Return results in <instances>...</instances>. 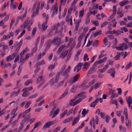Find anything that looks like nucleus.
Wrapping results in <instances>:
<instances>
[{
  "label": "nucleus",
  "instance_id": "f257e3e1",
  "mask_svg": "<svg viewBox=\"0 0 132 132\" xmlns=\"http://www.w3.org/2000/svg\"><path fill=\"white\" fill-rule=\"evenodd\" d=\"M65 46L61 45L58 48L56 52V54L60 58L64 59L67 55L68 51L64 49Z\"/></svg>",
  "mask_w": 132,
  "mask_h": 132
},
{
  "label": "nucleus",
  "instance_id": "f03ea898",
  "mask_svg": "<svg viewBox=\"0 0 132 132\" xmlns=\"http://www.w3.org/2000/svg\"><path fill=\"white\" fill-rule=\"evenodd\" d=\"M40 2L39 1H36L33 5L32 9V17L34 18L39 13L40 7Z\"/></svg>",
  "mask_w": 132,
  "mask_h": 132
},
{
  "label": "nucleus",
  "instance_id": "7ed1b4c3",
  "mask_svg": "<svg viewBox=\"0 0 132 132\" xmlns=\"http://www.w3.org/2000/svg\"><path fill=\"white\" fill-rule=\"evenodd\" d=\"M34 22L33 20L31 19L29 20V18H27L25 20L24 23L21 26V28L24 29L27 28V29L29 31L30 30V27Z\"/></svg>",
  "mask_w": 132,
  "mask_h": 132
},
{
  "label": "nucleus",
  "instance_id": "20e7f679",
  "mask_svg": "<svg viewBox=\"0 0 132 132\" xmlns=\"http://www.w3.org/2000/svg\"><path fill=\"white\" fill-rule=\"evenodd\" d=\"M58 4L57 2H56L52 6L51 10L50 13L52 17H53L54 15L57 14L58 12Z\"/></svg>",
  "mask_w": 132,
  "mask_h": 132
},
{
  "label": "nucleus",
  "instance_id": "39448f33",
  "mask_svg": "<svg viewBox=\"0 0 132 132\" xmlns=\"http://www.w3.org/2000/svg\"><path fill=\"white\" fill-rule=\"evenodd\" d=\"M96 81V79H93L89 82V86H88V85H86L87 83V81H84L80 86L79 88H82V89H86L88 88L89 87V86L92 85Z\"/></svg>",
  "mask_w": 132,
  "mask_h": 132
},
{
  "label": "nucleus",
  "instance_id": "423d86ee",
  "mask_svg": "<svg viewBox=\"0 0 132 132\" xmlns=\"http://www.w3.org/2000/svg\"><path fill=\"white\" fill-rule=\"evenodd\" d=\"M60 73H58L55 77H53L49 81V84L51 86L53 85L55 83H57L60 78Z\"/></svg>",
  "mask_w": 132,
  "mask_h": 132
},
{
  "label": "nucleus",
  "instance_id": "0eeeda50",
  "mask_svg": "<svg viewBox=\"0 0 132 132\" xmlns=\"http://www.w3.org/2000/svg\"><path fill=\"white\" fill-rule=\"evenodd\" d=\"M85 94V92H83L76 96L75 98H76V100L78 98H79V99L76 101V104L81 102L83 99L85 98L86 97V96L84 95Z\"/></svg>",
  "mask_w": 132,
  "mask_h": 132
},
{
  "label": "nucleus",
  "instance_id": "6e6552de",
  "mask_svg": "<svg viewBox=\"0 0 132 132\" xmlns=\"http://www.w3.org/2000/svg\"><path fill=\"white\" fill-rule=\"evenodd\" d=\"M52 43L54 45H56L58 47L60 45L63 43V42L61 41L60 38L55 37L53 40Z\"/></svg>",
  "mask_w": 132,
  "mask_h": 132
},
{
  "label": "nucleus",
  "instance_id": "1a4fd4ad",
  "mask_svg": "<svg viewBox=\"0 0 132 132\" xmlns=\"http://www.w3.org/2000/svg\"><path fill=\"white\" fill-rule=\"evenodd\" d=\"M57 122L56 120H53L52 121H49L44 123L43 127V130H45L47 128H49L50 126L55 124Z\"/></svg>",
  "mask_w": 132,
  "mask_h": 132
},
{
  "label": "nucleus",
  "instance_id": "9d476101",
  "mask_svg": "<svg viewBox=\"0 0 132 132\" xmlns=\"http://www.w3.org/2000/svg\"><path fill=\"white\" fill-rule=\"evenodd\" d=\"M129 48V46L127 44L123 43L122 44H120L119 46L116 48V49L118 50L123 51L124 49H127Z\"/></svg>",
  "mask_w": 132,
  "mask_h": 132
},
{
  "label": "nucleus",
  "instance_id": "9b49d317",
  "mask_svg": "<svg viewBox=\"0 0 132 132\" xmlns=\"http://www.w3.org/2000/svg\"><path fill=\"white\" fill-rule=\"evenodd\" d=\"M95 122L97 124H98V119L97 116H96L95 119H93L90 121V125L92 127V125L94 129H95Z\"/></svg>",
  "mask_w": 132,
  "mask_h": 132
},
{
  "label": "nucleus",
  "instance_id": "f8f14e48",
  "mask_svg": "<svg viewBox=\"0 0 132 132\" xmlns=\"http://www.w3.org/2000/svg\"><path fill=\"white\" fill-rule=\"evenodd\" d=\"M71 69V67L69 66L68 68L65 70V71H63L62 73V75L63 76H65L64 78V79L66 80L69 77L68 75V73L70 71Z\"/></svg>",
  "mask_w": 132,
  "mask_h": 132
},
{
  "label": "nucleus",
  "instance_id": "ddd939ff",
  "mask_svg": "<svg viewBox=\"0 0 132 132\" xmlns=\"http://www.w3.org/2000/svg\"><path fill=\"white\" fill-rule=\"evenodd\" d=\"M31 109V108H29L28 109L26 110L23 113L22 112L20 113L18 116V119H19L21 116L23 117L24 118L27 114L30 111Z\"/></svg>",
  "mask_w": 132,
  "mask_h": 132
},
{
  "label": "nucleus",
  "instance_id": "4468645a",
  "mask_svg": "<svg viewBox=\"0 0 132 132\" xmlns=\"http://www.w3.org/2000/svg\"><path fill=\"white\" fill-rule=\"evenodd\" d=\"M65 20L66 22H68V24L69 25L72 26V16L71 15H67L66 18L65 19Z\"/></svg>",
  "mask_w": 132,
  "mask_h": 132
},
{
  "label": "nucleus",
  "instance_id": "2eb2a0df",
  "mask_svg": "<svg viewBox=\"0 0 132 132\" xmlns=\"http://www.w3.org/2000/svg\"><path fill=\"white\" fill-rule=\"evenodd\" d=\"M106 57H105L103 59L97 60L95 61L93 65L94 66H96L98 64H100L102 63L105 62L107 60Z\"/></svg>",
  "mask_w": 132,
  "mask_h": 132
},
{
  "label": "nucleus",
  "instance_id": "dca6fc26",
  "mask_svg": "<svg viewBox=\"0 0 132 132\" xmlns=\"http://www.w3.org/2000/svg\"><path fill=\"white\" fill-rule=\"evenodd\" d=\"M126 125L127 129L128 130H130L131 129V123L130 119H125Z\"/></svg>",
  "mask_w": 132,
  "mask_h": 132
},
{
  "label": "nucleus",
  "instance_id": "f3484780",
  "mask_svg": "<svg viewBox=\"0 0 132 132\" xmlns=\"http://www.w3.org/2000/svg\"><path fill=\"white\" fill-rule=\"evenodd\" d=\"M107 72L108 73L110 74V76L113 78L115 77V74L116 73L115 68H112L109 70Z\"/></svg>",
  "mask_w": 132,
  "mask_h": 132
},
{
  "label": "nucleus",
  "instance_id": "a211bd4d",
  "mask_svg": "<svg viewBox=\"0 0 132 132\" xmlns=\"http://www.w3.org/2000/svg\"><path fill=\"white\" fill-rule=\"evenodd\" d=\"M83 65V63H79L74 68V71L77 72L79 71L81 68V67Z\"/></svg>",
  "mask_w": 132,
  "mask_h": 132
},
{
  "label": "nucleus",
  "instance_id": "6ab92c4d",
  "mask_svg": "<svg viewBox=\"0 0 132 132\" xmlns=\"http://www.w3.org/2000/svg\"><path fill=\"white\" fill-rule=\"evenodd\" d=\"M115 90L113 89L111 90L110 93L112 94V95L110 98L111 100H112L115 97H117L118 96V95L117 93H114Z\"/></svg>",
  "mask_w": 132,
  "mask_h": 132
},
{
  "label": "nucleus",
  "instance_id": "aec40b11",
  "mask_svg": "<svg viewBox=\"0 0 132 132\" xmlns=\"http://www.w3.org/2000/svg\"><path fill=\"white\" fill-rule=\"evenodd\" d=\"M27 12V11L25 10L23 14L21 15L18 16L16 19V21H18L19 20H22L24 19L26 17Z\"/></svg>",
  "mask_w": 132,
  "mask_h": 132
},
{
  "label": "nucleus",
  "instance_id": "412c9836",
  "mask_svg": "<svg viewBox=\"0 0 132 132\" xmlns=\"http://www.w3.org/2000/svg\"><path fill=\"white\" fill-rule=\"evenodd\" d=\"M73 41V39L72 38H70L69 40V42L68 44V45L71 46V47H74L76 45V43L75 42V41Z\"/></svg>",
  "mask_w": 132,
  "mask_h": 132
},
{
  "label": "nucleus",
  "instance_id": "4be33fe9",
  "mask_svg": "<svg viewBox=\"0 0 132 132\" xmlns=\"http://www.w3.org/2000/svg\"><path fill=\"white\" fill-rule=\"evenodd\" d=\"M109 64H107L104 66L102 69H99V71L101 73H103L105 72L107 70L109 67Z\"/></svg>",
  "mask_w": 132,
  "mask_h": 132
},
{
  "label": "nucleus",
  "instance_id": "5701e85b",
  "mask_svg": "<svg viewBox=\"0 0 132 132\" xmlns=\"http://www.w3.org/2000/svg\"><path fill=\"white\" fill-rule=\"evenodd\" d=\"M80 117V115L79 114L78 115L76 118L74 119L72 123V126H74L78 122L79 120Z\"/></svg>",
  "mask_w": 132,
  "mask_h": 132
},
{
  "label": "nucleus",
  "instance_id": "b1692460",
  "mask_svg": "<svg viewBox=\"0 0 132 132\" xmlns=\"http://www.w3.org/2000/svg\"><path fill=\"white\" fill-rule=\"evenodd\" d=\"M65 80L64 79V80H62L57 83V84L55 85L54 86V88L55 89H57L60 87L62 86L64 84Z\"/></svg>",
  "mask_w": 132,
  "mask_h": 132
},
{
  "label": "nucleus",
  "instance_id": "393cba45",
  "mask_svg": "<svg viewBox=\"0 0 132 132\" xmlns=\"http://www.w3.org/2000/svg\"><path fill=\"white\" fill-rule=\"evenodd\" d=\"M126 100L127 104L129 106V107H130L131 104H132V100L130 96L126 97Z\"/></svg>",
  "mask_w": 132,
  "mask_h": 132
},
{
  "label": "nucleus",
  "instance_id": "a878e982",
  "mask_svg": "<svg viewBox=\"0 0 132 132\" xmlns=\"http://www.w3.org/2000/svg\"><path fill=\"white\" fill-rule=\"evenodd\" d=\"M80 75L79 74H77L72 79V82L74 83L80 77Z\"/></svg>",
  "mask_w": 132,
  "mask_h": 132
},
{
  "label": "nucleus",
  "instance_id": "bb28decb",
  "mask_svg": "<svg viewBox=\"0 0 132 132\" xmlns=\"http://www.w3.org/2000/svg\"><path fill=\"white\" fill-rule=\"evenodd\" d=\"M123 114L125 116V119H129L128 117V114L127 109L126 108H124V110L123 112Z\"/></svg>",
  "mask_w": 132,
  "mask_h": 132
},
{
  "label": "nucleus",
  "instance_id": "cd10ccee",
  "mask_svg": "<svg viewBox=\"0 0 132 132\" xmlns=\"http://www.w3.org/2000/svg\"><path fill=\"white\" fill-rule=\"evenodd\" d=\"M101 85V82H96L95 84L93 85V87L95 89H96L97 88H99L100 87Z\"/></svg>",
  "mask_w": 132,
  "mask_h": 132
},
{
  "label": "nucleus",
  "instance_id": "c85d7f7f",
  "mask_svg": "<svg viewBox=\"0 0 132 132\" xmlns=\"http://www.w3.org/2000/svg\"><path fill=\"white\" fill-rule=\"evenodd\" d=\"M76 98H75L70 100L69 103L70 106H73L76 105Z\"/></svg>",
  "mask_w": 132,
  "mask_h": 132
},
{
  "label": "nucleus",
  "instance_id": "c756f323",
  "mask_svg": "<svg viewBox=\"0 0 132 132\" xmlns=\"http://www.w3.org/2000/svg\"><path fill=\"white\" fill-rule=\"evenodd\" d=\"M94 67L95 66L93 65V66L90 68L87 73V75L91 74L95 72Z\"/></svg>",
  "mask_w": 132,
  "mask_h": 132
},
{
  "label": "nucleus",
  "instance_id": "7c9ffc66",
  "mask_svg": "<svg viewBox=\"0 0 132 132\" xmlns=\"http://www.w3.org/2000/svg\"><path fill=\"white\" fill-rule=\"evenodd\" d=\"M69 89V87H67L64 93L61 96L60 98L61 99L64 97L67 94Z\"/></svg>",
  "mask_w": 132,
  "mask_h": 132
},
{
  "label": "nucleus",
  "instance_id": "2f4dec72",
  "mask_svg": "<svg viewBox=\"0 0 132 132\" xmlns=\"http://www.w3.org/2000/svg\"><path fill=\"white\" fill-rule=\"evenodd\" d=\"M128 0H123L120 2L119 4L121 6H123L128 3Z\"/></svg>",
  "mask_w": 132,
  "mask_h": 132
},
{
  "label": "nucleus",
  "instance_id": "473e14b6",
  "mask_svg": "<svg viewBox=\"0 0 132 132\" xmlns=\"http://www.w3.org/2000/svg\"><path fill=\"white\" fill-rule=\"evenodd\" d=\"M44 77L42 76H39L37 79V83L39 84L40 83L41 81H44Z\"/></svg>",
  "mask_w": 132,
  "mask_h": 132
},
{
  "label": "nucleus",
  "instance_id": "72a5a7b5",
  "mask_svg": "<svg viewBox=\"0 0 132 132\" xmlns=\"http://www.w3.org/2000/svg\"><path fill=\"white\" fill-rule=\"evenodd\" d=\"M47 21H45L43 23L42 25L43 30H45L47 29Z\"/></svg>",
  "mask_w": 132,
  "mask_h": 132
},
{
  "label": "nucleus",
  "instance_id": "f704fd0d",
  "mask_svg": "<svg viewBox=\"0 0 132 132\" xmlns=\"http://www.w3.org/2000/svg\"><path fill=\"white\" fill-rule=\"evenodd\" d=\"M77 87L78 86H77L76 85H73L70 90V92L72 93L75 92L76 91Z\"/></svg>",
  "mask_w": 132,
  "mask_h": 132
},
{
  "label": "nucleus",
  "instance_id": "c9c22d12",
  "mask_svg": "<svg viewBox=\"0 0 132 132\" xmlns=\"http://www.w3.org/2000/svg\"><path fill=\"white\" fill-rule=\"evenodd\" d=\"M42 124V122L40 121H38L35 123L34 124V127L33 129H35L38 126H40Z\"/></svg>",
  "mask_w": 132,
  "mask_h": 132
},
{
  "label": "nucleus",
  "instance_id": "e433bc0d",
  "mask_svg": "<svg viewBox=\"0 0 132 132\" xmlns=\"http://www.w3.org/2000/svg\"><path fill=\"white\" fill-rule=\"evenodd\" d=\"M16 3H15L13 4V2L11 3L10 7L11 9L13 10L15 9L16 7Z\"/></svg>",
  "mask_w": 132,
  "mask_h": 132
},
{
  "label": "nucleus",
  "instance_id": "4c0bfd02",
  "mask_svg": "<svg viewBox=\"0 0 132 132\" xmlns=\"http://www.w3.org/2000/svg\"><path fill=\"white\" fill-rule=\"evenodd\" d=\"M99 101L98 99L96 100L93 103H91L90 106L91 107H94L97 104L98 102Z\"/></svg>",
  "mask_w": 132,
  "mask_h": 132
},
{
  "label": "nucleus",
  "instance_id": "58836bf2",
  "mask_svg": "<svg viewBox=\"0 0 132 132\" xmlns=\"http://www.w3.org/2000/svg\"><path fill=\"white\" fill-rule=\"evenodd\" d=\"M59 108H57L56 110L54 111L53 114L52 118H54L57 114L59 113Z\"/></svg>",
  "mask_w": 132,
  "mask_h": 132
},
{
  "label": "nucleus",
  "instance_id": "ea45409f",
  "mask_svg": "<svg viewBox=\"0 0 132 132\" xmlns=\"http://www.w3.org/2000/svg\"><path fill=\"white\" fill-rule=\"evenodd\" d=\"M92 8L91 7H89V12L90 13V15H92L93 14V15H95L97 13V11L96 10H94L93 11H92Z\"/></svg>",
  "mask_w": 132,
  "mask_h": 132
},
{
  "label": "nucleus",
  "instance_id": "a19ab883",
  "mask_svg": "<svg viewBox=\"0 0 132 132\" xmlns=\"http://www.w3.org/2000/svg\"><path fill=\"white\" fill-rule=\"evenodd\" d=\"M102 33V31L101 30H99L98 31H97L95 33L93 34V36L94 37H96V36L100 35Z\"/></svg>",
  "mask_w": 132,
  "mask_h": 132
},
{
  "label": "nucleus",
  "instance_id": "79ce46f5",
  "mask_svg": "<svg viewBox=\"0 0 132 132\" xmlns=\"http://www.w3.org/2000/svg\"><path fill=\"white\" fill-rule=\"evenodd\" d=\"M73 118V117L71 116L69 118H67L63 122L64 123L68 122L71 121L72 120Z\"/></svg>",
  "mask_w": 132,
  "mask_h": 132
},
{
  "label": "nucleus",
  "instance_id": "37998d69",
  "mask_svg": "<svg viewBox=\"0 0 132 132\" xmlns=\"http://www.w3.org/2000/svg\"><path fill=\"white\" fill-rule=\"evenodd\" d=\"M62 4H61L60 5V6H59V19H60L61 18V5Z\"/></svg>",
  "mask_w": 132,
  "mask_h": 132
},
{
  "label": "nucleus",
  "instance_id": "c03bdc74",
  "mask_svg": "<svg viewBox=\"0 0 132 132\" xmlns=\"http://www.w3.org/2000/svg\"><path fill=\"white\" fill-rule=\"evenodd\" d=\"M90 66V64L87 62L84 63L82 69H87Z\"/></svg>",
  "mask_w": 132,
  "mask_h": 132
},
{
  "label": "nucleus",
  "instance_id": "a18cd8bd",
  "mask_svg": "<svg viewBox=\"0 0 132 132\" xmlns=\"http://www.w3.org/2000/svg\"><path fill=\"white\" fill-rule=\"evenodd\" d=\"M33 80L32 79H30L27 80L25 82L24 85L25 86H28L29 84L32 83Z\"/></svg>",
  "mask_w": 132,
  "mask_h": 132
},
{
  "label": "nucleus",
  "instance_id": "49530a36",
  "mask_svg": "<svg viewBox=\"0 0 132 132\" xmlns=\"http://www.w3.org/2000/svg\"><path fill=\"white\" fill-rule=\"evenodd\" d=\"M84 9H82L79 12V17H82L84 15Z\"/></svg>",
  "mask_w": 132,
  "mask_h": 132
},
{
  "label": "nucleus",
  "instance_id": "de8ad7c7",
  "mask_svg": "<svg viewBox=\"0 0 132 132\" xmlns=\"http://www.w3.org/2000/svg\"><path fill=\"white\" fill-rule=\"evenodd\" d=\"M68 112L67 110H65L63 112L60 114V118H62L67 114Z\"/></svg>",
  "mask_w": 132,
  "mask_h": 132
},
{
  "label": "nucleus",
  "instance_id": "09e8293b",
  "mask_svg": "<svg viewBox=\"0 0 132 132\" xmlns=\"http://www.w3.org/2000/svg\"><path fill=\"white\" fill-rule=\"evenodd\" d=\"M33 55L31 53H27L26 55L25 58L26 60L30 57L32 56Z\"/></svg>",
  "mask_w": 132,
  "mask_h": 132
},
{
  "label": "nucleus",
  "instance_id": "8fccbe9b",
  "mask_svg": "<svg viewBox=\"0 0 132 132\" xmlns=\"http://www.w3.org/2000/svg\"><path fill=\"white\" fill-rule=\"evenodd\" d=\"M31 103V101H29L28 102L25 104V106L24 107V108L25 109H27L30 105Z\"/></svg>",
  "mask_w": 132,
  "mask_h": 132
},
{
  "label": "nucleus",
  "instance_id": "3c124183",
  "mask_svg": "<svg viewBox=\"0 0 132 132\" xmlns=\"http://www.w3.org/2000/svg\"><path fill=\"white\" fill-rule=\"evenodd\" d=\"M10 38V36L8 34L7 35H4L3 36V38L2 40H5L6 39H8Z\"/></svg>",
  "mask_w": 132,
  "mask_h": 132
},
{
  "label": "nucleus",
  "instance_id": "603ef678",
  "mask_svg": "<svg viewBox=\"0 0 132 132\" xmlns=\"http://www.w3.org/2000/svg\"><path fill=\"white\" fill-rule=\"evenodd\" d=\"M88 56L87 54H85L84 56V61H85L86 60L88 61L89 58L88 57Z\"/></svg>",
  "mask_w": 132,
  "mask_h": 132
},
{
  "label": "nucleus",
  "instance_id": "864d4df0",
  "mask_svg": "<svg viewBox=\"0 0 132 132\" xmlns=\"http://www.w3.org/2000/svg\"><path fill=\"white\" fill-rule=\"evenodd\" d=\"M25 30H24L20 34L19 36H18V37H17V39H19L20 38L22 37V36L25 34Z\"/></svg>",
  "mask_w": 132,
  "mask_h": 132
},
{
  "label": "nucleus",
  "instance_id": "5fc2aeb1",
  "mask_svg": "<svg viewBox=\"0 0 132 132\" xmlns=\"http://www.w3.org/2000/svg\"><path fill=\"white\" fill-rule=\"evenodd\" d=\"M29 92H23V93L22 95V96L23 97H27L29 96L30 95Z\"/></svg>",
  "mask_w": 132,
  "mask_h": 132
},
{
  "label": "nucleus",
  "instance_id": "6e6d98bb",
  "mask_svg": "<svg viewBox=\"0 0 132 132\" xmlns=\"http://www.w3.org/2000/svg\"><path fill=\"white\" fill-rule=\"evenodd\" d=\"M98 40H95L94 42L92 44V45L93 46H94L95 47H97L98 46Z\"/></svg>",
  "mask_w": 132,
  "mask_h": 132
},
{
  "label": "nucleus",
  "instance_id": "4d7b16f0",
  "mask_svg": "<svg viewBox=\"0 0 132 132\" xmlns=\"http://www.w3.org/2000/svg\"><path fill=\"white\" fill-rule=\"evenodd\" d=\"M73 10V7H71L68 9L67 15H71Z\"/></svg>",
  "mask_w": 132,
  "mask_h": 132
},
{
  "label": "nucleus",
  "instance_id": "13d9d810",
  "mask_svg": "<svg viewBox=\"0 0 132 132\" xmlns=\"http://www.w3.org/2000/svg\"><path fill=\"white\" fill-rule=\"evenodd\" d=\"M132 64V62H131L130 63L127 64L125 67V69L126 70H127L131 66Z\"/></svg>",
  "mask_w": 132,
  "mask_h": 132
},
{
  "label": "nucleus",
  "instance_id": "bf43d9fd",
  "mask_svg": "<svg viewBox=\"0 0 132 132\" xmlns=\"http://www.w3.org/2000/svg\"><path fill=\"white\" fill-rule=\"evenodd\" d=\"M87 114V112L86 111V110L85 109H84L82 110L81 114L83 117H85Z\"/></svg>",
  "mask_w": 132,
  "mask_h": 132
},
{
  "label": "nucleus",
  "instance_id": "052dcab7",
  "mask_svg": "<svg viewBox=\"0 0 132 132\" xmlns=\"http://www.w3.org/2000/svg\"><path fill=\"white\" fill-rule=\"evenodd\" d=\"M20 89H19L17 92L15 91L13 92L12 93V95H14L15 96H16L20 92Z\"/></svg>",
  "mask_w": 132,
  "mask_h": 132
},
{
  "label": "nucleus",
  "instance_id": "680f3d73",
  "mask_svg": "<svg viewBox=\"0 0 132 132\" xmlns=\"http://www.w3.org/2000/svg\"><path fill=\"white\" fill-rule=\"evenodd\" d=\"M18 109V107L16 106L15 108H14L13 110L11 112V114L13 115L14 114H15V113L16 111Z\"/></svg>",
  "mask_w": 132,
  "mask_h": 132
},
{
  "label": "nucleus",
  "instance_id": "e2e57ef3",
  "mask_svg": "<svg viewBox=\"0 0 132 132\" xmlns=\"http://www.w3.org/2000/svg\"><path fill=\"white\" fill-rule=\"evenodd\" d=\"M10 17V15L9 14H7L6 15V16L4 17L3 20L4 22H5L8 20L9 19Z\"/></svg>",
  "mask_w": 132,
  "mask_h": 132
},
{
  "label": "nucleus",
  "instance_id": "0e129e2a",
  "mask_svg": "<svg viewBox=\"0 0 132 132\" xmlns=\"http://www.w3.org/2000/svg\"><path fill=\"white\" fill-rule=\"evenodd\" d=\"M90 22V18L89 17H87L85 22V24L87 25Z\"/></svg>",
  "mask_w": 132,
  "mask_h": 132
},
{
  "label": "nucleus",
  "instance_id": "69168bd1",
  "mask_svg": "<svg viewBox=\"0 0 132 132\" xmlns=\"http://www.w3.org/2000/svg\"><path fill=\"white\" fill-rule=\"evenodd\" d=\"M15 21V20L14 19H12L11 20V22L10 24V28L11 29L12 25Z\"/></svg>",
  "mask_w": 132,
  "mask_h": 132
},
{
  "label": "nucleus",
  "instance_id": "338daca9",
  "mask_svg": "<svg viewBox=\"0 0 132 132\" xmlns=\"http://www.w3.org/2000/svg\"><path fill=\"white\" fill-rule=\"evenodd\" d=\"M54 67L55 66L54 65H51L49 66L48 69L50 71H52L53 70Z\"/></svg>",
  "mask_w": 132,
  "mask_h": 132
},
{
  "label": "nucleus",
  "instance_id": "774afa93",
  "mask_svg": "<svg viewBox=\"0 0 132 132\" xmlns=\"http://www.w3.org/2000/svg\"><path fill=\"white\" fill-rule=\"evenodd\" d=\"M98 4H96V3H94L92 7V9L94 10L96 9H97L98 6Z\"/></svg>",
  "mask_w": 132,
  "mask_h": 132
}]
</instances>
